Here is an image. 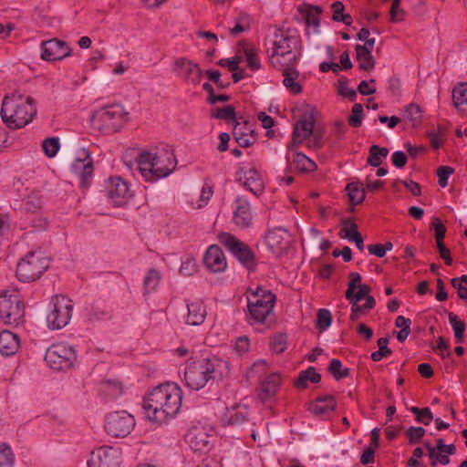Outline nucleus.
Returning <instances> with one entry per match:
<instances>
[{"mask_svg":"<svg viewBox=\"0 0 467 467\" xmlns=\"http://www.w3.org/2000/svg\"><path fill=\"white\" fill-rule=\"evenodd\" d=\"M182 391L171 382L161 384L143 400V409L150 420L162 422L174 417L182 406Z\"/></svg>","mask_w":467,"mask_h":467,"instance_id":"nucleus-1","label":"nucleus"},{"mask_svg":"<svg viewBox=\"0 0 467 467\" xmlns=\"http://www.w3.org/2000/svg\"><path fill=\"white\" fill-rule=\"evenodd\" d=\"M0 113L9 129L24 128L36 114L35 100L31 97L17 93L6 95L3 99Z\"/></svg>","mask_w":467,"mask_h":467,"instance_id":"nucleus-2","label":"nucleus"},{"mask_svg":"<svg viewBox=\"0 0 467 467\" xmlns=\"http://www.w3.org/2000/svg\"><path fill=\"white\" fill-rule=\"evenodd\" d=\"M271 50L268 49L270 63L274 67L295 66L299 51L298 36L290 30H275Z\"/></svg>","mask_w":467,"mask_h":467,"instance_id":"nucleus-3","label":"nucleus"},{"mask_svg":"<svg viewBox=\"0 0 467 467\" xmlns=\"http://www.w3.org/2000/svg\"><path fill=\"white\" fill-rule=\"evenodd\" d=\"M227 363L213 358H199L192 360L184 372V380L192 389L199 390L202 389L212 379L222 378V368H226Z\"/></svg>","mask_w":467,"mask_h":467,"instance_id":"nucleus-4","label":"nucleus"},{"mask_svg":"<svg viewBox=\"0 0 467 467\" xmlns=\"http://www.w3.org/2000/svg\"><path fill=\"white\" fill-rule=\"evenodd\" d=\"M128 112L120 104L114 103L97 109L91 118L92 126L105 133L119 131L127 122Z\"/></svg>","mask_w":467,"mask_h":467,"instance_id":"nucleus-5","label":"nucleus"},{"mask_svg":"<svg viewBox=\"0 0 467 467\" xmlns=\"http://www.w3.org/2000/svg\"><path fill=\"white\" fill-rule=\"evenodd\" d=\"M49 259L41 250L28 252L17 264L16 276L22 282H34L48 268Z\"/></svg>","mask_w":467,"mask_h":467,"instance_id":"nucleus-6","label":"nucleus"},{"mask_svg":"<svg viewBox=\"0 0 467 467\" xmlns=\"http://www.w3.org/2000/svg\"><path fill=\"white\" fill-rule=\"evenodd\" d=\"M73 302L67 296L56 295L49 304L47 324L49 329L58 330L70 321L73 313Z\"/></svg>","mask_w":467,"mask_h":467,"instance_id":"nucleus-7","label":"nucleus"},{"mask_svg":"<svg viewBox=\"0 0 467 467\" xmlns=\"http://www.w3.org/2000/svg\"><path fill=\"white\" fill-rule=\"evenodd\" d=\"M275 296L269 290L257 287L248 297L250 321L262 324L273 310Z\"/></svg>","mask_w":467,"mask_h":467,"instance_id":"nucleus-8","label":"nucleus"},{"mask_svg":"<svg viewBox=\"0 0 467 467\" xmlns=\"http://www.w3.org/2000/svg\"><path fill=\"white\" fill-rule=\"evenodd\" d=\"M24 317V305L17 289L0 293V318L8 325L18 324Z\"/></svg>","mask_w":467,"mask_h":467,"instance_id":"nucleus-9","label":"nucleus"},{"mask_svg":"<svg viewBox=\"0 0 467 467\" xmlns=\"http://www.w3.org/2000/svg\"><path fill=\"white\" fill-rule=\"evenodd\" d=\"M77 359L73 347L59 343L49 347L45 355L47 365L55 370H65L73 367Z\"/></svg>","mask_w":467,"mask_h":467,"instance_id":"nucleus-10","label":"nucleus"},{"mask_svg":"<svg viewBox=\"0 0 467 467\" xmlns=\"http://www.w3.org/2000/svg\"><path fill=\"white\" fill-rule=\"evenodd\" d=\"M220 242L225 248L244 265L251 268L254 265V254L248 244L234 235L223 233L219 236Z\"/></svg>","mask_w":467,"mask_h":467,"instance_id":"nucleus-11","label":"nucleus"},{"mask_svg":"<svg viewBox=\"0 0 467 467\" xmlns=\"http://www.w3.org/2000/svg\"><path fill=\"white\" fill-rule=\"evenodd\" d=\"M135 420L125 410L109 413L105 420V430L112 437H126L133 430Z\"/></svg>","mask_w":467,"mask_h":467,"instance_id":"nucleus-12","label":"nucleus"},{"mask_svg":"<svg viewBox=\"0 0 467 467\" xmlns=\"http://www.w3.org/2000/svg\"><path fill=\"white\" fill-rule=\"evenodd\" d=\"M72 171L79 180L81 188L87 189L91 183L94 173V162L89 151L80 149L71 165Z\"/></svg>","mask_w":467,"mask_h":467,"instance_id":"nucleus-13","label":"nucleus"},{"mask_svg":"<svg viewBox=\"0 0 467 467\" xmlns=\"http://www.w3.org/2000/svg\"><path fill=\"white\" fill-rule=\"evenodd\" d=\"M120 450L111 446H101L90 453L88 467H119Z\"/></svg>","mask_w":467,"mask_h":467,"instance_id":"nucleus-14","label":"nucleus"},{"mask_svg":"<svg viewBox=\"0 0 467 467\" xmlns=\"http://www.w3.org/2000/svg\"><path fill=\"white\" fill-rule=\"evenodd\" d=\"M106 192L108 197L116 205L125 204L132 196L129 183L121 177H110L106 182Z\"/></svg>","mask_w":467,"mask_h":467,"instance_id":"nucleus-15","label":"nucleus"},{"mask_svg":"<svg viewBox=\"0 0 467 467\" xmlns=\"http://www.w3.org/2000/svg\"><path fill=\"white\" fill-rule=\"evenodd\" d=\"M265 244L273 254L282 255L290 246L291 234L283 227H275L266 233Z\"/></svg>","mask_w":467,"mask_h":467,"instance_id":"nucleus-16","label":"nucleus"},{"mask_svg":"<svg viewBox=\"0 0 467 467\" xmlns=\"http://www.w3.org/2000/svg\"><path fill=\"white\" fill-rule=\"evenodd\" d=\"M72 49L67 44L57 38L41 43V58L46 61L62 60L71 55Z\"/></svg>","mask_w":467,"mask_h":467,"instance_id":"nucleus-17","label":"nucleus"},{"mask_svg":"<svg viewBox=\"0 0 467 467\" xmlns=\"http://www.w3.org/2000/svg\"><path fill=\"white\" fill-rule=\"evenodd\" d=\"M173 71L194 86L198 85L202 78V70L198 64L186 57H178L174 60Z\"/></svg>","mask_w":467,"mask_h":467,"instance_id":"nucleus-18","label":"nucleus"},{"mask_svg":"<svg viewBox=\"0 0 467 467\" xmlns=\"http://www.w3.org/2000/svg\"><path fill=\"white\" fill-rule=\"evenodd\" d=\"M315 127L313 113H305L295 125L289 148H297L303 141L310 139Z\"/></svg>","mask_w":467,"mask_h":467,"instance_id":"nucleus-19","label":"nucleus"},{"mask_svg":"<svg viewBox=\"0 0 467 467\" xmlns=\"http://www.w3.org/2000/svg\"><path fill=\"white\" fill-rule=\"evenodd\" d=\"M237 180L253 194L258 196L265 190V182L254 167H243L237 172Z\"/></svg>","mask_w":467,"mask_h":467,"instance_id":"nucleus-20","label":"nucleus"},{"mask_svg":"<svg viewBox=\"0 0 467 467\" xmlns=\"http://www.w3.org/2000/svg\"><path fill=\"white\" fill-rule=\"evenodd\" d=\"M233 222L240 229L249 228L253 223L250 202L243 196L234 200Z\"/></svg>","mask_w":467,"mask_h":467,"instance_id":"nucleus-21","label":"nucleus"},{"mask_svg":"<svg viewBox=\"0 0 467 467\" xmlns=\"http://www.w3.org/2000/svg\"><path fill=\"white\" fill-rule=\"evenodd\" d=\"M185 439L193 451L205 452L210 449V436L202 427H192Z\"/></svg>","mask_w":467,"mask_h":467,"instance_id":"nucleus-22","label":"nucleus"},{"mask_svg":"<svg viewBox=\"0 0 467 467\" xmlns=\"http://www.w3.org/2000/svg\"><path fill=\"white\" fill-rule=\"evenodd\" d=\"M154 154V172L156 179L168 176L175 167V157L170 150H164Z\"/></svg>","mask_w":467,"mask_h":467,"instance_id":"nucleus-23","label":"nucleus"},{"mask_svg":"<svg viewBox=\"0 0 467 467\" xmlns=\"http://www.w3.org/2000/svg\"><path fill=\"white\" fill-rule=\"evenodd\" d=\"M203 263L207 269L213 273L223 272L227 267L223 252L216 244H213L207 249L203 257Z\"/></svg>","mask_w":467,"mask_h":467,"instance_id":"nucleus-24","label":"nucleus"},{"mask_svg":"<svg viewBox=\"0 0 467 467\" xmlns=\"http://www.w3.org/2000/svg\"><path fill=\"white\" fill-rule=\"evenodd\" d=\"M281 385V377L278 373L268 374L261 382L258 399L262 402L272 400L277 393Z\"/></svg>","mask_w":467,"mask_h":467,"instance_id":"nucleus-25","label":"nucleus"},{"mask_svg":"<svg viewBox=\"0 0 467 467\" xmlns=\"http://www.w3.org/2000/svg\"><path fill=\"white\" fill-rule=\"evenodd\" d=\"M247 420L248 408L247 406L241 404H236L232 408H227L222 418L223 422L230 426H239Z\"/></svg>","mask_w":467,"mask_h":467,"instance_id":"nucleus-26","label":"nucleus"},{"mask_svg":"<svg viewBox=\"0 0 467 467\" xmlns=\"http://www.w3.org/2000/svg\"><path fill=\"white\" fill-rule=\"evenodd\" d=\"M20 348V340L17 335L9 331L0 332V353L3 356H13Z\"/></svg>","mask_w":467,"mask_h":467,"instance_id":"nucleus-27","label":"nucleus"},{"mask_svg":"<svg viewBox=\"0 0 467 467\" xmlns=\"http://www.w3.org/2000/svg\"><path fill=\"white\" fill-rule=\"evenodd\" d=\"M343 225L344 227L339 233L340 237L354 242L358 250L363 251L365 247L364 241L358 231L357 223H353L352 219L348 218L343 221Z\"/></svg>","mask_w":467,"mask_h":467,"instance_id":"nucleus-28","label":"nucleus"},{"mask_svg":"<svg viewBox=\"0 0 467 467\" xmlns=\"http://www.w3.org/2000/svg\"><path fill=\"white\" fill-rule=\"evenodd\" d=\"M154 154L150 151H143L138 159V170L141 176L147 181H156L154 172Z\"/></svg>","mask_w":467,"mask_h":467,"instance_id":"nucleus-29","label":"nucleus"},{"mask_svg":"<svg viewBox=\"0 0 467 467\" xmlns=\"http://www.w3.org/2000/svg\"><path fill=\"white\" fill-rule=\"evenodd\" d=\"M337 402L331 395L321 396L310 405L309 410L316 415L326 416L336 409Z\"/></svg>","mask_w":467,"mask_h":467,"instance_id":"nucleus-30","label":"nucleus"},{"mask_svg":"<svg viewBox=\"0 0 467 467\" xmlns=\"http://www.w3.org/2000/svg\"><path fill=\"white\" fill-rule=\"evenodd\" d=\"M277 69L283 70V84L284 86L294 95H297L302 91L301 85L296 82L299 77V72L295 68L294 66L276 67Z\"/></svg>","mask_w":467,"mask_h":467,"instance_id":"nucleus-31","label":"nucleus"},{"mask_svg":"<svg viewBox=\"0 0 467 467\" xmlns=\"http://www.w3.org/2000/svg\"><path fill=\"white\" fill-rule=\"evenodd\" d=\"M188 315L186 323L191 326H199L203 323L206 317V308L202 302L194 301L187 304Z\"/></svg>","mask_w":467,"mask_h":467,"instance_id":"nucleus-32","label":"nucleus"},{"mask_svg":"<svg viewBox=\"0 0 467 467\" xmlns=\"http://www.w3.org/2000/svg\"><path fill=\"white\" fill-rule=\"evenodd\" d=\"M99 391L107 400H115L123 393V387L118 380L108 379L100 383Z\"/></svg>","mask_w":467,"mask_h":467,"instance_id":"nucleus-33","label":"nucleus"},{"mask_svg":"<svg viewBox=\"0 0 467 467\" xmlns=\"http://www.w3.org/2000/svg\"><path fill=\"white\" fill-rule=\"evenodd\" d=\"M453 106L458 111H464L467 106V83L457 84L452 89Z\"/></svg>","mask_w":467,"mask_h":467,"instance_id":"nucleus-34","label":"nucleus"},{"mask_svg":"<svg viewBox=\"0 0 467 467\" xmlns=\"http://www.w3.org/2000/svg\"><path fill=\"white\" fill-rule=\"evenodd\" d=\"M357 59L359 63V68L366 71H370L375 67V59L370 51L366 48H361V45H357L356 47Z\"/></svg>","mask_w":467,"mask_h":467,"instance_id":"nucleus-35","label":"nucleus"},{"mask_svg":"<svg viewBox=\"0 0 467 467\" xmlns=\"http://www.w3.org/2000/svg\"><path fill=\"white\" fill-rule=\"evenodd\" d=\"M290 165H294L299 171H313L317 169L316 163L301 152H294L292 162Z\"/></svg>","mask_w":467,"mask_h":467,"instance_id":"nucleus-36","label":"nucleus"},{"mask_svg":"<svg viewBox=\"0 0 467 467\" xmlns=\"http://www.w3.org/2000/svg\"><path fill=\"white\" fill-rule=\"evenodd\" d=\"M346 191L348 192L349 201L352 205L361 203L366 196L365 189L359 182H350L347 185Z\"/></svg>","mask_w":467,"mask_h":467,"instance_id":"nucleus-37","label":"nucleus"},{"mask_svg":"<svg viewBox=\"0 0 467 467\" xmlns=\"http://www.w3.org/2000/svg\"><path fill=\"white\" fill-rule=\"evenodd\" d=\"M320 379L321 376L316 371V368L309 367L306 370H303L299 373L296 385L297 388H306L307 381L312 383H318Z\"/></svg>","mask_w":467,"mask_h":467,"instance_id":"nucleus-38","label":"nucleus"},{"mask_svg":"<svg viewBox=\"0 0 467 467\" xmlns=\"http://www.w3.org/2000/svg\"><path fill=\"white\" fill-rule=\"evenodd\" d=\"M424 446L428 451L430 459L431 460V466H435L438 462L442 465H447L450 462V458L439 451L437 444L436 447H433L430 442H425Z\"/></svg>","mask_w":467,"mask_h":467,"instance_id":"nucleus-39","label":"nucleus"},{"mask_svg":"<svg viewBox=\"0 0 467 467\" xmlns=\"http://www.w3.org/2000/svg\"><path fill=\"white\" fill-rule=\"evenodd\" d=\"M322 9L319 6L308 5L305 11V21L307 26H312L315 32H318L319 27V14Z\"/></svg>","mask_w":467,"mask_h":467,"instance_id":"nucleus-40","label":"nucleus"},{"mask_svg":"<svg viewBox=\"0 0 467 467\" xmlns=\"http://www.w3.org/2000/svg\"><path fill=\"white\" fill-rule=\"evenodd\" d=\"M449 322L453 329L454 337L459 343H462L464 339L465 323L459 319L454 313H449Z\"/></svg>","mask_w":467,"mask_h":467,"instance_id":"nucleus-41","label":"nucleus"},{"mask_svg":"<svg viewBox=\"0 0 467 467\" xmlns=\"http://www.w3.org/2000/svg\"><path fill=\"white\" fill-rule=\"evenodd\" d=\"M377 344L379 347V350L371 354V358L373 361H380L383 358L389 357L392 354V350L388 348V337L379 338Z\"/></svg>","mask_w":467,"mask_h":467,"instance_id":"nucleus-42","label":"nucleus"},{"mask_svg":"<svg viewBox=\"0 0 467 467\" xmlns=\"http://www.w3.org/2000/svg\"><path fill=\"white\" fill-rule=\"evenodd\" d=\"M15 456L10 446L5 443L0 444V467H13Z\"/></svg>","mask_w":467,"mask_h":467,"instance_id":"nucleus-43","label":"nucleus"},{"mask_svg":"<svg viewBox=\"0 0 467 467\" xmlns=\"http://www.w3.org/2000/svg\"><path fill=\"white\" fill-rule=\"evenodd\" d=\"M405 118L409 119L413 126L420 125L421 123V109L417 104L411 103L405 109Z\"/></svg>","mask_w":467,"mask_h":467,"instance_id":"nucleus-44","label":"nucleus"},{"mask_svg":"<svg viewBox=\"0 0 467 467\" xmlns=\"http://www.w3.org/2000/svg\"><path fill=\"white\" fill-rule=\"evenodd\" d=\"M328 370L337 380H339L349 375V369L347 368H342L341 361L337 358H333L330 361Z\"/></svg>","mask_w":467,"mask_h":467,"instance_id":"nucleus-45","label":"nucleus"},{"mask_svg":"<svg viewBox=\"0 0 467 467\" xmlns=\"http://www.w3.org/2000/svg\"><path fill=\"white\" fill-rule=\"evenodd\" d=\"M233 134H234V137L236 142L241 147H244V148L249 147V146L253 145L254 142L255 141V138L253 134V131H251L250 134L246 133L244 136L239 133V122L235 123V125L234 127Z\"/></svg>","mask_w":467,"mask_h":467,"instance_id":"nucleus-46","label":"nucleus"},{"mask_svg":"<svg viewBox=\"0 0 467 467\" xmlns=\"http://www.w3.org/2000/svg\"><path fill=\"white\" fill-rule=\"evenodd\" d=\"M268 368L265 360L260 359L254 362L247 371V378L249 379H260L267 373Z\"/></svg>","mask_w":467,"mask_h":467,"instance_id":"nucleus-47","label":"nucleus"},{"mask_svg":"<svg viewBox=\"0 0 467 467\" xmlns=\"http://www.w3.org/2000/svg\"><path fill=\"white\" fill-rule=\"evenodd\" d=\"M410 410L416 416V420L424 425H429L433 420L432 412L429 408L411 407Z\"/></svg>","mask_w":467,"mask_h":467,"instance_id":"nucleus-48","label":"nucleus"},{"mask_svg":"<svg viewBox=\"0 0 467 467\" xmlns=\"http://www.w3.org/2000/svg\"><path fill=\"white\" fill-rule=\"evenodd\" d=\"M42 198L38 192H33L27 195L25 200V208L26 211L35 213L42 206Z\"/></svg>","mask_w":467,"mask_h":467,"instance_id":"nucleus-49","label":"nucleus"},{"mask_svg":"<svg viewBox=\"0 0 467 467\" xmlns=\"http://www.w3.org/2000/svg\"><path fill=\"white\" fill-rule=\"evenodd\" d=\"M161 280L160 273L155 269H150L144 278V287L147 292L154 290Z\"/></svg>","mask_w":467,"mask_h":467,"instance_id":"nucleus-50","label":"nucleus"},{"mask_svg":"<svg viewBox=\"0 0 467 467\" xmlns=\"http://www.w3.org/2000/svg\"><path fill=\"white\" fill-rule=\"evenodd\" d=\"M59 147V140L57 138H47L44 140L42 143L43 150L45 154L49 158L56 156Z\"/></svg>","mask_w":467,"mask_h":467,"instance_id":"nucleus-51","label":"nucleus"},{"mask_svg":"<svg viewBox=\"0 0 467 467\" xmlns=\"http://www.w3.org/2000/svg\"><path fill=\"white\" fill-rule=\"evenodd\" d=\"M286 343L287 337L285 334L275 335L271 338V349L276 354H281L286 349Z\"/></svg>","mask_w":467,"mask_h":467,"instance_id":"nucleus-52","label":"nucleus"},{"mask_svg":"<svg viewBox=\"0 0 467 467\" xmlns=\"http://www.w3.org/2000/svg\"><path fill=\"white\" fill-rule=\"evenodd\" d=\"M363 118V107L359 103L354 104L351 115L348 117V124L353 128H358L361 126Z\"/></svg>","mask_w":467,"mask_h":467,"instance_id":"nucleus-53","label":"nucleus"},{"mask_svg":"<svg viewBox=\"0 0 467 467\" xmlns=\"http://www.w3.org/2000/svg\"><path fill=\"white\" fill-rule=\"evenodd\" d=\"M337 83H338V87H337L338 94L343 97H346L349 100L353 101L357 97V93H356V90L348 88V78L342 77L338 79Z\"/></svg>","mask_w":467,"mask_h":467,"instance_id":"nucleus-54","label":"nucleus"},{"mask_svg":"<svg viewBox=\"0 0 467 467\" xmlns=\"http://www.w3.org/2000/svg\"><path fill=\"white\" fill-rule=\"evenodd\" d=\"M332 322L331 313L327 309H319L317 317V327L324 331L326 330Z\"/></svg>","mask_w":467,"mask_h":467,"instance_id":"nucleus-55","label":"nucleus"},{"mask_svg":"<svg viewBox=\"0 0 467 467\" xmlns=\"http://www.w3.org/2000/svg\"><path fill=\"white\" fill-rule=\"evenodd\" d=\"M212 117L214 119L235 121V110L233 106H226L213 111Z\"/></svg>","mask_w":467,"mask_h":467,"instance_id":"nucleus-56","label":"nucleus"},{"mask_svg":"<svg viewBox=\"0 0 467 467\" xmlns=\"http://www.w3.org/2000/svg\"><path fill=\"white\" fill-rule=\"evenodd\" d=\"M213 194V186L208 182H204L202 189V192L200 194V198L197 201L196 207L197 208L204 207L208 203L210 199L212 198Z\"/></svg>","mask_w":467,"mask_h":467,"instance_id":"nucleus-57","label":"nucleus"},{"mask_svg":"<svg viewBox=\"0 0 467 467\" xmlns=\"http://www.w3.org/2000/svg\"><path fill=\"white\" fill-rule=\"evenodd\" d=\"M406 436L408 437L410 442L411 444H416L418 443L421 439L422 437L425 435L426 433V431L424 428L422 427H410L407 431H406Z\"/></svg>","mask_w":467,"mask_h":467,"instance_id":"nucleus-58","label":"nucleus"},{"mask_svg":"<svg viewBox=\"0 0 467 467\" xmlns=\"http://www.w3.org/2000/svg\"><path fill=\"white\" fill-rule=\"evenodd\" d=\"M247 66L252 70H257L261 67L260 59L254 48H246L244 50Z\"/></svg>","mask_w":467,"mask_h":467,"instance_id":"nucleus-59","label":"nucleus"},{"mask_svg":"<svg viewBox=\"0 0 467 467\" xmlns=\"http://www.w3.org/2000/svg\"><path fill=\"white\" fill-rule=\"evenodd\" d=\"M454 172V169L450 166H440L437 170L438 183L441 187L448 184L449 177Z\"/></svg>","mask_w":467,"mask_h":467,"instance_id":"nucleus-60","label":"nucleus"},{"mask_svg":"<svg viewBox=\"0 0 467 467\" xmlns=\"http://www.w3.org/2000/svg\"><path fill=\"white\" fill-rule=\"evenodd\" d=\"M349 283L346 291V298H350L352 293L357 289L361 281V276L358 273L351 272L348 275Z\"/></svg>","mask_w":467,"mask_h":467,"instance_id":"nucleus-61","label":"nucleus"},{"mask_svg":"<svg viewBox=\"0 0 467 467\" xmlns=\"http://www.w3.org/2000/svg\"><path fill=\"white\" fill-rule=\"evenodd\" d=\"M249 27L248 16H244L237 20L236 25L234 27L229 28L230 34L234 36L244 32Z\"/></svg>","mask_w":467,"mask_h":467,"instance_id":"nucleus-62","label":"nucleus"},{"mask_svg":"<svg viewBox=\"0 0 467 467\" xmlns=\"http://www.w3.org/2000/svg\"><path fill=\"white\" fill-rule=\"evenodd\" d=\"M250 348V340L246 336L239 337L234 344V350L239 355L246 353Z\"/></svg>","mask_w":467,"mask_h":467,"instance_id":"nucleus-63","label":"nucleus"},{"mask_svg":"<svg viewBox=\"0 0 467 467\" xmlns=\"http://www.w3.org/2000/svg\"><path fill=\"white\" fill-rule=\"evenodd\" d=\"M109 317L110 314L108 310L99 307H93L88 315V318L91 321H100Z\"/></svg>","mask_w":467,"mask_h":467,"instance_id":"nucleus-64","label":"nucleus"}]
</instances>
